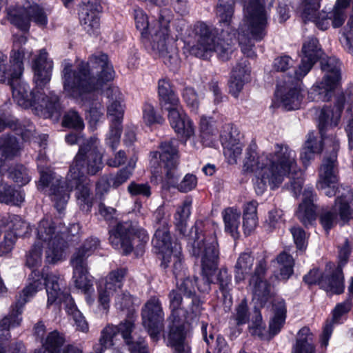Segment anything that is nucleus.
<instances>
[{
    "instance_id": "8fccbe9b",
    "label": "nucleus",
    "mask_w": 353,
    "mask_h": 353,
    "mask_svg": "<svg viewBox=\"0 0 353 353\" xmlns=\"http://www.w3.org/2000/svg\"><path fill=\"white\" fill-rule=\"evenodd\" d=\"M339 40L344 50L353 55V19L343 29Z\"/></svg>"
},
{
    "instance_id": "bb28decb",
    "label": "nucleus",
    "mask_w": 353,
    "mask_h": 353,
    "mask_svg": "<svg viewBox=\"0 0 353 353\" xmlns=\"http://www.w3.org/2000/svg\"><path fill=\"white\" fill-rule=\"evenodd\" d=\"M303 57L296 70V77L303 78L311 70L314 63L321 55L319 41L316 38H308L302 48Z\"/></svg>"
},
{
    "instance_id": "f704fd0d",
    "label": "nucleus",
    "mask_w": 353,
    "mask_h": 353,
    "mask_svg": "<svg viewBox=\"0 0 353 353\" xmlns=\"http://www.w3.org/2000/svg\"><path fill=\"white\" fill-rule=\"evenodd\" d=\"M21 150V146L15 137L7 134L0 138V159L3 161V170L6 168V161L19 156Z\"/></svg>"
},
{
    "instance_id": "4468645a",
    "label": "nucleus",
    "mask_w": 353,
    "mask_h": 353,
    "mask_svg": "<svg viewBox=\"0 0 353 353\" xmlns=\"http://www.w3.org/2000/svg\"><path fill=\"white\" fill-rule=\"evenodd\" d=\"M126 271L117 269L109 273L98 288L99 310L103 314L107 313L110 307V297L115 295V306L124 310L129 309L133 304V299L127 292H120Z\"/></svg>"
},
{
    "instance_id": "f03ea898",
    "label": "nucleus",
    "mask_w": 353,
    "mask_h": 353,
    "mask_svg": "<svg viewBox=\"0 0 353 353\" xmlns=\"http://www.w3.org/2000/svg\"><path fill=\"white\" fill-rule=\"evenodd\" d=\"M341 113L339 105L322 108L319 114L321 139H319L313 132L309 133L300 152V160L303 166L307 168L315 155L322 151V142L332 148L330 154L325 155L323 159L316 181V188L324 195L336 196L332 208L323 210L320 216L321 223L326 231L337 223L342 225L347 223L353 217V193L350 187L339 183L337 162L339 141L333 134H326L329 128L338 125Z\"/></svg>"
},
{
    "instance_id": "5fc2aeb1",
    "label": "nucleus",
    "mask_w": 353,
    "mask_h": 353,
    "mask_svg": "<svg viewBox=\"0 0 353 353\" xmlns=\"http://www.w3.org/2000/svg\"><path fill=\"white\" fill-rule=\"evenodd\" d=\"M183 276H185L184 272L183 274L181 277H179V279H176L177 286L176 288V290H179L180 292L186 296H189L190 297H196L194 296V281L188 277L183 279Z\"/></svg>"
},
{
    "instance_id": "ddd939ff",
    "label": "nucleus",
    "mask_w": 353,
    "mask_h": 353,
    "mask_svg": "<svg viewBox=\"0 0 353 353\" xmlns=\"http://www.w3.org/2000/svg\"><path fill=\"white\" fill-rule=\"evenodd\" d=\"M99 241L97 238H89L72 254L70 265L72 268V281L75 287L86 296L89 305L94 303V298L89 295L94 292L92 277L89 274L88 258L98 248Z\"/></svg>"
},
{
    "instance_id": "473e14b6",
    "label": "nucleus",
    "mask_w": 353,
    "mask_h": 353,
    "mask_svg": "<svg viewBox=\"0 0 353 353\" xmlns=\"http://www.w3.org/2000/svg\"><path fill=\"white\" fill-rule=\"evenodd\" d=\"M3 228L12 230L16 237L26 236L32 230L30 224L19 216L10 214L0 215V229Z\"/></svg>"
},
{
    "instance_id": "680f3d73",
    "label": "nucleus",
    "mask_w": 353,
    "mask_h": 353,
    "mask_svg": "<svg viewBox=\"0 0 353 353\" xmlns=\"http://www.w3.org/2000/svg\"><path fill=\"white\" fill-rule=\"evenodd\" d=\"M329 19V23L332 21L333 28H336L341 27L346 19L345 11L333 7L330 12H326Z\"/></svg>"
},
{
    "instance_id": "49530a36",
    "label": "nucleus",
    "mask_w": 353,
    "mask_h": 353,
    "mask_svg": "<svg viewBox=\"0 0 353 353\" xmlns=\"http://www.w3.org/2000/svg\"><path fill=\"white\" fill-rule=\"evenodd\" d=\"M137 158H132L128 163V167L119 170L117 174H110L112 187L117 188L127 181L132 174L135 167Z\"/></svg>"
},
{
    "instance_id": "052dcab7",
    "label": "nucleus",
    "mask_w": 353,
    "mask_h": 353,
    "mask_svg": "<svg viewBox=\"0 0 353 353\" xmlns=\"http://www.w3.org/2000/svg\"><path fill=\"white\" fill-rule=\"evenodd\" d=\"M128 192L132 196H142L148 198L151 195V188L148 183L132 182L128 187Z\"/></svg>"
},
{
    "instance_id": "a19ab883",
    "label": "nucleus",
    "mask_w": 353,
    "mask_h": 353,
    "mask_svg": "<svg viewBox=\"0 0 353 353\" xmlns=\"http://www.w3.org/2000/svg\"><path fill=\"white\" fill-rule=\"evenodd\" d=\"M192 200L190 198L185 199L181 205L176 208L174 214V223L180 234L185 235L186 232L187 221L191 214Z\"/></svg>"
},
{
    "instance_id": "338daca9",
    "label": "nucleus",
    "mask_w": 353,
    "mask_h": 353,
    "mask_svg": "<svg viewBox=\"0 0 353 353\" xmlns=\"http://www.w3.org/2000/svg\"><path fill=\"white\" fill-rule=\"evenodd\" d=\"M16 239L13 232H8L5 234L3 240L0 243V256L7 255L12 251Z\"/></svg>"
},
{
    "instance_id": "cd10ccee",
    "label": "nucleus",
    "mask_w": 353,
    "mask_h": 353,
    "mask_svg": "<svg viewBox=\"0 0 353 353\" xmlns=\"http://www.w3.org/2000/svg\"><path fill=\"white\" fill-rule=\"evenodd\" d=\"M22 307L15 303L12 311L8 315L0 320V353H6L8 347V343L11 339L10 330L20 325Z\"/></svg>"
},
{
    "instance_id": "72a5a7b5",
    "label": "nucleus",
    "mask_w": 353,
    "mask_h": 353,
    "mask_svg": "<svg viewBox=\"0 0 353 353\" xmlns=\"http://www.w3.org/2000/svg\"><path fill=\"white\" fill-rule=\"evenodd\" d=\"M3 164L0 161V203L6 204L20 205L24 200V193L15 190L12 185L5 182L2 178Z\"/></svg>"
},
{
    "instance_id": "4c0bfd02",
    "label": "nucleus",
    "mask_w": 353,
    "mask_h": 353,
    "mask_svg": "<svg viewBox=\"0 0 353 353\" xmlns=\"http://www.w3.org/2000/svg\"><path fill=\"white\" fill-rule=\"evenodd\" d=\"M6 128H9L14 131L16 134L21 135L24 141H29L34 132V126L28 123V125H21L17 123V119L13 117L3 119L0 117V132Z\"/></svg>"
},
{
    "instance_id": "2eb2a0df",
    "label": "nucleus",
    "mask_w": 353,
    "mask_h": 353,
    "mask_svg": "<svg viewBox=\"0 0 353 353\" xmlns=\"http://www.w3.org/2000/svg\"><path fill=\"white\" fill-rule=\"evenodd\" d=\"M340 67L339 61L335 58L330 57L321 61V69L324 76L309 91L308 98L310 101H327L331 99L334 90L341 81Z\"/></svg>"
},
{
    "instance_id": "0e129e2a",
    "label": "nucleus",
    "mask_w": 353,
    "mask_h": 353,
    "mask_svg": "<svg viewBox=\"0 0 353 353\" xmlns=\"http://www.w3.org/2000/svg\"><path fill=\"white\" fill-rule=\"evenodd\" d=\"M183 97L191 111L196 113L199 108V99L194 90L191 88H186L183 90Z\"/></svg>"
},
{
    "instance_id": "79ce46f5",
    "label": "nucleus",
    "mask_w": 353,
    "mask_h": 353,
    "mask_svg": "<svg viewBox=\"0 0 353 353\" xmlns=\"http://www.w3.org/2000/svg\"><path fill=\"white\" fill-rule=\"evenodd\" d=\"M117 330V327L113 325H108L102 330L99 343L94 346L95 353H103L107 349L115 345Z\"/></svg>"
},
{
    "instance_id": "603ef678",
    "label": "nucleus",
    "mask_w": 353,
    "mask_h": 353,
    "mask_svg": "<svg viewBox=\"0 0 353 353\" xmlns=\"http://www.w3.org/2000/svg\"><path fill=\"white\" fill-rule=\"evenodd\" d=\"M200 127L201 132V137L206 145L212 144L216 138V134L214 129L210 126V118L201 117L200 121Z\"/></svg>"
},
{
    "instance_id": "9d476101",
    "label": "nucleus",
    "mask_w": 353,
    "mask_h": 353,
    "mask_svg": "<svg viewBox=\"0 0 353 353\" xmlns=\"http://www.w3.org/2000/svg\"><path fill=\"white\" fill-rule=\"evenodd\" d=\"M45 285L47 293V305L59 304L64 302L65 306L70 305V301L73 300L65 290L63 281L60 276L53 272L40 273L37 270H32L29 275L28 283L17 296V306L21 307L30 301L36 294L41 290Z\"/></svg>"
},
{
    "instance_id": "c756f323",
    "label": "nucleus",
    "mask_w": 353,
    "mask_h": 353,
    "mask_svg": "<svg viewBox=\"0 0 353 353\" xmlns=\"http://www.w3.org/2000/svg\"><path fill=\"white\" fill-rule=\"evenodd\" d=\"M64 342L65 339L62 334L57 331H52L48 334L42 347L37 351L43 353H82L81 350L72 345L63 347Z\"/></svg>"
},
{
    "instance_id": "e433bc0d",
    "label": "nucleus",
    "mask_w": 353,
    "mask_h": 353,
    "mask_svg": "<svg viewBox=\"0 0 353 353\" xmlns=\"http://www.w3.org/2000/svg\"><path fill=\"white\" fill-rule=\"evenodd\" d=\"M224 223L225 232L230 234L234 239L239 236L241 212L236 208L230 207L221 212Z\"/></svg>"
},
{
    "instance_id": "e2e57ef3",
    "label": "nucleus",
    "mask_w": 353,
    "mask_h": 353,
    "mask_svg": "<svg viewBox=\"0 0 353 353\" xmlns=\"http://www.w3.org/2000/svg\"><path fill=\"white\" fill-rule=\"evenodd\" d=\"M294 243L299 250H304L307 247V236L305 231L299 227H293L290 230Z\"/></svg>"
},
{
    "instance_id": "7c9ffc66",
    "label": "nucleus",
    "mask_w": 353,
    "mask_h": 353,
    "mask_svg": "<svg viewBox=\"0 0 353 353\" xmlns=\"http://www.w3.org/2000/svg\"><path fill=\"white\" fill-rule=\"evenodd\" d=\"M162 256L161 265L163 268H172V272L176 279H179L183 274V266L181 257V248L176 242L174 247L165 252L160 253Z\"/></svg>"
},
{
    "instance_id": "0eeeda50",
    "label": "nucleus",
    "mask_w": 353,
    "mask_h": 353,
    "mask_svg": "<svg viewBox=\"0 0 353 353\" xmlns=\"http://www.w3.org/2000/svg\"><path fill=\"white\" fill-rule=\"evenodd\" d=\"M172 323L168 338V345L176 353H190L185 339L183 323H191L201 315L202 307L197 297L183 294L179 290H172L168 296Z\"/></svg>"
},
{
    "instance_id": "f3484780",
    "label": "nucleus",
    "mask_w": 353,
    "mask_h": 353,
    "mask_svg": "<svg viewBox=\"0 0 353 353\" xmlns=\"http://www.w3.org/2000/svg\"><path fill=\"white\" fill-rule=\"evenodd\" d=\"M350 249L347 239L344 241V245L339 248V265L336 268L334 263H328L323 275H321L319 286L327 293L341 294L344 290L343 276L342 266L347 261Z\"/></svg>"
},
{
    "instance_id": "7ed1b4c3",
    "label": "nucleus",
    "mask_w": 353,
    "mask_h": 353,
    "mask_svg": "<svg viewBox=\"0 0 353 353\" xmlns=\"http://www.w3.org/2000/svg\"><path fill=\"white\" fill-rule=\"evenodd\" d=\"M26 42L24 34L14 37L9 65L6 63V55L0 52V82L10 85L14 100L19 106L25 109L31 108L40 117L57 120L61 106L58 97L46 86L51 79L52 61L48 58L44 49L39 50L32 65L35 88L30 90L29 85L21 81L23 61L29 60L31 56V52L23 47Z\"/></svg>"
},
{
    "instance_id": "393cba45",
    "label": "nucleus",
    "mask_w": 353,
    "mask_h": 353,
    "mask_svg": "<svg viewBox=\"0 0 353 353\" xmlns=\"http://www.w3.org/2000/svg\"><path fill=\"white\" fill-rule=\"evenodd\" d=\"M321 0H303L299 12L305 22H312L322 30L330 28L329 19L324 10H319Z\"/></svg>"
},
{
    "instance_id": "39448f33",
    "label": "nucleus",
    "mask_w": 353,
    "mask_h": 353,
    "mask_svg": "<svg viewBox=\"0 0 353 353\" xmlns=\"http://www.w3.org/2000/svg\"><path fill=\"white\" fill-rule=\"evenodd\" d=\"M114 77L113 67L104 54L92 56L88 62L81 61L74 68L68 61L63 63V93L85 107L88 113L87 118L92 128L101 119L103 110L96 98L95 92Z\"/></svg>"
},
{
    "instance_id": "20e7f679",
    "label": "nucleus",
    "mask_w": 353,
    "mask_h": 353,
    "mask_svg": "<svg viewBox=\"0 0 353 353\" xmlns=\"http://www.w3.org/2000/svg\"><path fill=\"white\" fill-rule=\"evenodd\" d=\"M99 141L91 137L80 145L78 153L74 158L65 179V185L61 177L45 168L46 157L39 154L37 166L41 174L37 188L48 194L54 203L55 208L61 212L64 210L70 198L69 192L75 189L77 203L90 210L92 205V193L90 180L85 173L95 174L103 168L102 153L99 149Z\"/></svg>"
},
{
    "instance_id": "a878e982",
    "label": "nucleus",
    "mask_w": 353,
    "mask_h": 353,
    "mask_svg": "<svg viewBox=\"0 0 353 353\" xmlns=\"http://www.w3.org/2000/svg\"><path fill=\"white\" fill-rule=\"evenodd\" d=\"M265 271L266 261L263 259L257 263L250 280V285L252 287L254 300L261 306L265 305L270 294V285L265 280Z\"/></svg>"
},
{
    "instance_id": "f8f14e48",
    "label": "nucleus",
    "mask_w": 353,
    "mask_h": 353,
    "mask_svg": "<svg viewBox=\"0 0 353 353\" xmlns=\"http://www.w3.org/2000/svg\"><path fill=\"white\" fill-rule=\"evenodd\" d=\"M172 19L170 11L161 10L157 26L151 32V48L172 70L180 64L176 39L170 34L169 24Z\"/></svg>"
},
{
    "instance_id": "b1692460",
    "label": "nucleus",
    "mask_w": 353,
    "mask_h": 353,
    "mask_svg": "<svg viewBox=\"0 0 353 353\" xmlns=\"http://www.w3.org/2000/svg\"><path fill=\"white\" fill-rule=\"evenodd\" d=\"M352 307V301L347 299L337 303L332 311V319L327 320L320 336L321 347L326 348L332 334L334 325L343 323L347 319V314Z\"/></svg>"
},
{
    "instance_id": "aec40b11",
    "label": "nucleus",
    "mask_w": 353,
    "mask_h": 353,
    "mask_svg": "<svg viewBox=\"0 0 353 353\" xmlns=\"http://www.w3.org/2000/svg\"><path fill=\"white\" fill-rule=\"evenodd\" d=\"M159 151L153 152L150 154V164L154 168V173H159V168H163L166 170L167 177L174 182L177 178L175 168L177 165V150L171 141H165L161 144Z\"/></svg>"
},
{
    "instance_id": "9b49d317",
    "label": "nucleus",
    "mask_w": 353,
    "mask_h": 353,
    "mask_svg": "<svg viewBox=\"0 0 353 353\" xmlns=\"http://www.w3.org/2000/svg\"><path fill=\"white\" fill-rule=\"evenodd\" d=\"M158 92L161 108L168 112V117L171 127L181 138L185 139V143L194 134L193 122L183 111L179 99L168 81L159 80Z\"/></svg>"
},
{
    "instance_id": "2f4dec72",
    "label": "nucleus",
    "mask_w": 353,
    "mask_h": 353,
    "mask_svg": "<svg viewBox=\"0 0 353 353\" xmlns=\"http://www.w3.org/2000/svg\"><path fill=\"white\" fill-rule=\"evenodd\" d=\"M313 190L312 188H306L303 193V201L299 204L296 216L305 225L311 224L315 220V208L313 204Z\"/></svg>"
},
{
    "instance_id": "6e6552de",
    "label": "nucleus",
    "mask_w": 353,
    "mask_h": 353,
    "mask_svg": "<svg viewBox=\"0 0 353 353\" xmlns=\"http://www.w3.org/2000/svg\"><path fill=\"white\" fill-rule=\"evenodd\" d=\"M194 233L193 243V254L201 258L203 283L198 284V290L201 292H208L210 283H217L219 290L224 296L232 288V276L226 268H221L216 272L219 250L217 242L214 236L208 239L205 236L197 225H195L191 230Z\"/></svg>"
},
{
    "instance_id": "6e6d98bb",
    "label": "nucleus",
    "mask_w": 353,
    "mask_h": 353,
    "mask_svg": "<svg viewBox=\"0 0 353 353\" xmlns=\"http://www.w3.org/2000/svg\"><path fill=\"white\" fill-rule=\"evenodd\" d=\"M63 125L65 127L82 130L84 128L83 119L75 111L68 112L64 117Z\"/></svg>"
},
{
    "instance_id": "13d9d810",
    "label": "nucleus",
    "mask_w": 353,
    "mask_h": 353,
    "mask_svg": "<svg viewBox=\"0 0 353 353\" xmlns=\"http://www.w3.org/2000/svg\"><path fill=\"white\" fill-rule=\"evenodd\" d=\"M143 119L148 125L161 123L162 121V118L156 114L154 106L148 103H145L143 107Z\"/></svg>"
},
{
    "instance_id": "4d7b16f0",
    "label": "nucleus",
    "mask_w": 353,
    "mask_h": 353,
    "mask_svg": "<svg viewBox=\"0 0 353 353\" xmlns=\"http://www.w3.org/2000/svg\"><path fill=\"white\" fill-rule=\"evenodd\" d=\"M265 326L263 322L261 313L256 310L254 312V316L252 318L251 323L249 325L250 332L252 335L262 338L265 331Z\"/></svg>"
},
{
    "instance_id": "864d4df0",
    "label": "nucleus",
    "mask_w": 353,
    "mask_h": 353,
    "mask_svg": "<svg viewBox=\"0 0 353 353\" xmlns=\"http://www.w3.org/2000/svg\"><path fill=\"white\" fill-rule=\"evenodd\" d=\"M134 18L136 28L141 32L142 36L148 34L149 26L148 17L145 12L141 8L134 10Z\"/></svg>"
},
{
    "instance_id": "c03bdc74",
    "label": "nucleus",
    "mask_w": 353,
    "mask_h": 353,
    "mask_svg": "<svg viewBox=\"0 0 353 353\" xmlns=\"http://www.w3.org/2000/svg\"><path fill=\"white\" fill-rule=\"evenodd\" d=\"M8 176L20 185L28 184L32 178L30 172L21 164H16L10 167L8 170Z\"/></svg>"
},
{
    "instance_id": "58836bf2",
    "label": "nucleus",
    "mask_w": 353,
    "mask_h": 353,
    "mask_svg": "<svg viewBox=\"0 0 353 353\" xmlns=\"http://www.w3.org/2000/svg\"><path fill=\"white\" fill-rule=\"evenodd\" d=\"M152 243L159 253L165 252L174 247V243L171 242V238L168 230V227L165 225V222L163 221V227L161 228L158 227L156 229Z\"/></svg>"
},
{
    "instance_id": "5701e85b",
    "label": "nucleus",
    "mask_w": 353,
    "mask_h": 353,
    "mask_svg": "<svg viewBox=\"0 0 353 353\" xmlns=\"http://www.w3.org/2000/svg\"><path fill=\"white\" fill-rule=\"evenodd\" d=\"M117 327V333L120 334L131 353H148L143 337L138 336L135 332L134 320L132 318L121 321Z\"/></svg>"
},
{
    "instance_id": "dca6fc26",
    "label": "nucleus",
    "mask_w": 353,
    "mask_h": 353,
    "mask_svg": "<svg viewBox=\"0 0 353 353\" xmlns=\"http://www.w3.org/2000/svg\"><path fill=\"white\" fill-rule=\"evenodd\" d=\"M105 94L108 99V116L111 122L106 143L114 149L119 144L121 137V124L124 114L123 98L119 88L116 86L109 87Z\"/></svg>"
},
{
    "instance_id": "a18cd8bd",
    "label": "nucleus",
    "mask_w": 353,
    "mask_h": 353,
    "mask_svg": "<svg viewBox=\"0 0 353 353\" xmlns=\"http://www.w3.org/2000/svg\"><path fill=\"white\" fill-rule=\"evenodd\" d=\"M79 19L83 28L89 34H97L99 31L100 23L98 14L91 12L88 14L85 10L79 12Z\"/></svg>"
},
{
    "instance_id": "3c124183",
    "label": "nucleus",
    "mask_w": 353,
    "mask_h": 353,
    "mask_svg": "<svg viewBox=\"0 0 353 353\" xmlns=\"http://www.w3.org/2000/svg\"><path fill=\"white\" fill-rule=\"evenodd\" d=\"M284 223L283 212L281 210L274 209L268 212L265 219V227L269 231L279 228Z\"/></svg>"
},
{
    "instance_id": "ea45409f",
    "label": "nucleus",
    "mask_w": 353,
    "mask_h": 353,
    "mask_svg": "<svg viewBox=\"0 0 353 353\" xmlns=\"http://www.w3.org/2000/svg\"><path fill=\"white\" fill-rule=\"evenodd\" d=\"M254 264V258L250 253H241L234 266V279L236 283L245 280L250 274Z\"/></svg>"
},
{
    "instance_id": "412c9836",
    "label": "nucleus",
    "mask_w": 353,
    "mask_h": 353,
    "mask_svg": "<svg viewBox=\"0 0 353 353\" xmlns=\"http://www.w3.org/2000/svg\"><path fill=\"white\" fill-rule=\"evenodd\" d=\"M143 325L154 341L159 340L163 328L164 313L158 298L152 297L142 310Z\"/></svg>"
},
{
    "instance_id": "4be33fe9",
    "label": "nucleus",
    "mask_w": 353,
    "mask_h": 353,
    "mask_svg": "<svg viewBox=\"0 0 353 353\" xmlns=\"http://www.w3.org/2000/svg\"><path fill=\"white\" fill-rule=\"evenodd\" d=\"M221 142L223 147V154L230 164L237 162L240 157L243 144L240 141L241 135L236 128L226 125L220 135Z\"/></svg>"
},
{
    "instance_id": "a211bd4d",
    "label": "nucleus",
    "mask_w": 353,
    "mask_h": 353,
    "mask_svg": "<svg viewBox=\"0 0 353 353\" xmlns=\"http://www.w3.org/2000/svg\"><path fill=\"white\" fill-rule=\"evenodd\" d=\"M109 241L117 250H121L125 254L132 250L135 237L141 238L142 241H147L148 236L145 230L139 228L131 221L119 223L109 232Z\"/></svg>"
},
{
    "instance_id": "1a4fd4ad",
    "label": "nucleus",
    "mask_w": 353,
    "mask_h": 353,
    "mask_svg": "<svg viewBox=\"0 0 353 353\" xmlns=\"http://www.w3.org/2000/svg\"><path fill=\"white\" fill-rule=\"evenodd\" d=\"M79 224H72L69 228L65 227L59 220L44 217L37 228V241L46 246L45 261L49 264H56L65 259L68 247L66 239L78 234Z\"/></svg>"
},
{
    "instance_id": "774afa93",
    "label": "nucleus",
    "mask_w": 353,
    "mask_h": 353,
    "mask_svg": "<svg viewBox=\"0 0 353 353\" xmlns=\"http://www.w3.org/2000/svg\"><path fill=\"white\" fill-rule=\"evenodd\" d=\"M84 10L88 14L94 12V14H99L101 10V6L99 0H81V6L79 12H83Z\"/></svg>"
},
{
    "instance_id": "37998d69",
    "label": "nucleus",
    "mask_w": 353,
    "mask_h": 353,
    "mask_svg": "<svg viewBox=\"0 0 353 353\" xmlns=\"http://www.w3.org/2000/svg\"><path fill=\"white\" fill-rule=\"evenodd\" d=\"M277 268L279 270L276 275L279 280H287L293 273L294 259L287 252L281 253L276 258Z\"/></svg>"
},
{
    "instance_id": "c85d7f7f",
    "label": "nucleus",
    "mask_w": 353,
    "mask_h": 353,
    "mask_svg": "<svg viewBox=\"0 0 353 353\" xmlns=\"http://www.w3.org/2000/svg\"><path fill=\"white\" fill-rule=\"evenodd\" d=\"M250 63L247 59H241L233 68L229 81V88L234 97H237L244 84L250 81Z\"/></svg>"
},
{
    "instance_id": "bf43d9fd",
    "label": "nucleus",
    "mask_w": 353,
    "mask_h": 353,
    "mask_svg": "<svg viewBox=\"0 0 353 353\" xmlns=\"http://www.w3.org/2000/svg\"><path fill=\"white\" fill-rule=\"evenodd\" d=\"M197 185V178L192 174H186L176 186L181 192H188L194 190Z\"/></svg>"
},
{
    "instance_id": "6ab92c4d",
    "label": "nucleus",
    "mask_w": 353,
    "mask_h": 353,
    "mask_svg": "<svg viewBox=\"0 0 353 353\" xmlns=\"http://www.w3.org/2000/svg\"><path fill=\"white\" fill-rule=\"evenodd\" d=\"M296 77V70H293V74L287 76L283 84H279L276 92V97L280 105L287 110L299 109L301 107L304 93L301 79Z\"/></svg>"
},
{
    "instance_id": "69168bd1",
    "label": "nucleus",
    "mask_w": 353,
    "mask_h": 353,
    "mask_svg": "<svg viewBox=\"0 0 353 353\" xmlns=\"http://www.w3.org/2000/svg\"><path fill=\"white\" fill-rule=\"evenodd\" d=\"M347 116L345 125V130L348 141V148L350 151L353 150V110L352 107L347 108Z\"/></svg>"
},
{
    "instance_id": "c9c22d12",
    "label": "nucleus",
    "mask_w": 353,
    "mask_h": 353,
    "mask_svg": "<svg viewBox=\"0 0 353 353\" xmlns=\"http://www.w3.org/2000/svg\"><path fill=\"white\" fill-rule=\"evenodd\" d=\"M274 316L269 324L270 334L272 336L276 335L283 328L286 319L285 303L282 299H275L273 303Z\"/></svg>"
},
{
    "instance_id": "09e8293b",
    "label": "nucleus",
    "mask_w": 353,
    "mask_h": 353,
    "mask_svg": "<svg viewBox=\"0 0 353 353\" xmlns=\"http://www.w3.org/2000/svg\"><path fill=\"white\" fill-rule=\"evenodd\" d=\"M65 310L72 317L77 327L79 330L82 332L88 330V325L81 312L77 309L74 300L70 301V305L65 306Z\"/></svg>"
},
{
    "instance_id": "f257e3e1",
    "label": "nucleus",
    "mask_w": 353,
    "mask_h": 353,
    "mask_svg": "<svg viewBox=\"0 0 353 353\" xmlns=\"http://www.w3.org/2000/svg\"><path fill=\"white\" fill-rule=\"evenodd\" d=\"M265 0H248L243 6V20L236 37V32L230 28L234 13L231 0H219L216 7V17L223 27L221 38L215 39L212 36L211 27L203 22H197L190 27L184 37V50L190 54L204 57L208 52L214 51L222 60H227L237 42L247 57H254L251 39L261 41L266 34L268 15L265 8Z\"/></svg>"
},
{
    "instance_id": "de8ad7c7",
    "label": "nucleus",
    "mask_w": 353,
    "mask_h": 353,
    "mask_svg": "<svg viewBox=\"0 0 353 353\" xmlns=\"http://www.w3.org/2000/svg\"><path fill=\"white\" fill-rule=\"evenodd\" d=\"M43 259V245L35 242L26 254V265L34 269L41 265Z\"/></svg>"
},
{
    "instance_id": "423d86ee",
    "label": "nucleus",
    "mask_w": 353,
    "mask_h": 353,
    "mask_svg": "<svg viewBox=\"0 0 353 353\" xmlns=\"http://www.w3.org/2000/svg\"><path fill=\"white\" fill-rule=\"evenodd\" d=\"M243 168L253 173V185L258 195L263 194L270 187L277 188L285 176L292 174L296 176L291 181L294 195L300 193L303 183V174L297 170L296 153L285 143H276L271 152L257 154L248 150Z\"/></svg>"
}]
</instances>
